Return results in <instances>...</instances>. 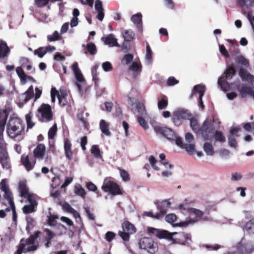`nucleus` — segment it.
<instances>
[{
  "mask_svg": "<svg viewBox=\"0 0 254 254\" xmlns=\"http://www.w3.org/2000/svg\"><path fill=\"white\" fill-rule=\"evenodd\" d=\"M10 53V49L4 41L0 40V59L7 58Z\"/></svg>",
  "mask_w": 254,
  "mask_h": 254,
  "instance_id": "obj_15",
  "label": "nucleus"
},
{
  "mask_svg": "<svg viewBox=\"0 0 254 254\" xmlns=\"http://www.w3.org/2000/svg\"><path fill=\"white\" fill-rule=\"evenodd\" d=\"M48 47H40L34 51V54L38 57L42 58L47 53Z\"/></svg>",
  "mask_w": 254,
  "mask_h": 254,
  "instance_id": "obj_45",
  "label": "nucleus"
},
{
  "mask_svg": "<svg viewBox=\"0 0 254 254\" xmlns=\"http://www.w3.org/2000/svg\"><path fill=\"white\" fill-rule=\"evenodd\" d=\"M24 198H26L28 202H29L30 204H33L36 206L37 205V202L33 194L30 193L24 197Z\"/></svg>",
  "mask_w": 254,
  "mask_h": 254,
  "instance_id": "obj_59",
  "label": "nucleus"
},
{
  "mask_svg": "<svg viewBox=\"0 0 254 254\" xmlns=\"http://www.w3.org/2000/svg\"><path fill=\"white\" fill-rule=\"evenodd\" d=\"M51 0H35V4L39 7H42L46 6Z\"/></svg>",
  "mask_w": 254,
  "mask_h": 254,
  "instance_id": "obj_62",
  "label": "nucleus"
},
{
  "mask_svg": "<svg viewBox=\"0 0 254 254\" xmlns=\"http://www.w3.org/2000/svg\"><path fill=\"white\" fill-rule=\"evenodd\" d=\"M241 130L240 127H231L230 129V134L228 137V144L230 146L237 148L238 147L237 141L235 138L236 137L240 136L238 132Z\"/></svg>",
  "mask_w": 254,
  "mask_h": 254,
  "instance_id": "obj_12",
  "label": "nucleus"
},
{
  "mask_svg": "<svg viewBox=\"0 0 254 254\" xmlns=\"http://www.w3.org/2000/svg\"><path fill=\"white\" fill-rule=\"evenodd\" d=\"M102 40L106 45H109L110 47H119L117 40L114 38L113 34H110L107 37H103Z\"/></svg>",
  "mask_w": 254,
  "mask_h": 254,
  "instance_id": "obj_19",
  "label": "nucleus"
},
{
  "mask_svg": "<svg viewBox=\"0 0 254 254\" xmlns=\"http://www.w3.org/2000/svg\"><path fill=\"white\" fill-rule=\"evenodd\" d=\"M18 190L20 192V196L24 197L28 195L30 192H29V189L27 186L25 181H20L18 184Z\"/></svg>",
  "mask_w": 254,
  "mask_h": 254,
  "instance_id": "obj_20",
  "label": "nucleus"
},
{
  "mask_svg": "<svg viewBox=\"0 0 254 254\" xmlns=\"http://www.w3.org/2000/svg\"><path fill=\"white\" fill-rule=\"evenodd\" d=\"M131 20L135 25H139L142 23V15L141 13H137L133 15L131 17Z\"/></svg>",
  "mask_w": 254,
  "mask_h": 254,
  "instance_id": "obj_51",
  "label": "nucleus"
},
{
  "mask_svg": "<svg viewBox=\"0 0 254 254\" xmlns=\"http://www.w3.org/2000/svg\"><path fill=\"white\" fill-rule=\"evenodd\" d=\"M100 129L102 132L107 136L111 134L109 130V124L104 120H101L100 122Z\"/></svg>",
  "mask_w": 254,
  "mask_h": 254,
  "instance_id": "obj_27",
  "label": "nucleus"
},
{
  "mask_svg": "<svg viewBox=\"0 0 254 254\" xmlns=\"http://www.w3.org/2000/svg\"><path fill=\"white\" fill-rule=\"evenodd\" d=\"M148 233L152 234L159 239H167L172 241L173 243L184 244L188 238V235L183 232L170 233L166 230H159V229L149 227Z\"/></svg>",
  "mask_w": 254,
  "mask_h": 254,
  "instance_id": "obj_2",
  "label": "nucleus"
},
{
  "mask_svg": "<svg viewBox=\"0 0 254 254\" xmlns=\"http://www.w3.org/2000/svg\"><path fill=\"white\" fill-rule=\"evenodd\" d=\"M20 64L21 66L25 67L27 70H30L32 69V65L29 59L25 57H22L20 59Z\"/></svg>",
  "mask_w": 254,
  "mask_h": 254,
  "instance_id": "obj_34",
  "label": "nucleus"
},
{
  "mask_svg": "<svg viewBox=\"0 0 254 254\" xmlns=\"http://www.w3.org/2000/svg\"><path fill=\"white\" fill-rule=\"evenodd\" d=\"M120 175L125 182H128L130 180V175L124 169H120Z\"/></svg>",
  "mask_w": 254,
  "mask_h": 254,
  "instance_id": "obj_58",
  "label": "nucleus"
},
{
  "mask_svg": "<svg viewBox=\"0 0 254 254\" xmlns=\"http://www.w3.org/2000/svg\"><path fill=\"white\" fill-rule=\"evenodd\" d=\"M177 216L173 214L170 213L167 215L165 217L166 221L171 224H174L177 221Z\"/></svg>",
  "mask_w": 254,
  "mask_h": 254,
  "instance_id": "obj_57",
  "label": "nucleus"
},
{
  "mask_svg": "<svg viewBox=\"0 0 254 254\" xmlns=\"http://www.w3.org/2000/svg\"><path fill=\"white\" fill-rule=\"evenodd\" d=\"M86 49L87 51L85 52V54H87V52H88L91 55H95L97 53L96 46L95 44L92 42L87 44Z\"/></svg>",
  "mask_w": 254,
  "mask_h": 254,
  "instance_id": "obj_33",
  "label": "nucleus"
},
{
  "mask_svg": "<svg viewBox=\"0 0 254 254\" xmlns=\"http://www.w3.org/2000/svg\"><path fill=\"white\" fill-rule=\"evenodd\" d=\"M46 153V146L44 144L39 143L33 150V156L35 159L42 160Z\"/></svg>",
  "mask_w": 254,
  "mask_h": 254,
  "instance_id": "obj_13",
  "label": "nucleus"
},
{
  "mask_svg": "<svg viewBox=\"0 0 254 254\" xmlns=\"http://www.w3.org/2000/svg\"><path fill=\"white\" fill-rule=\"evenodd\" d=\"M3 197L8 201L10 206L14 205L12 194L10 190L4 191Z\"/></svg>",
  "mask_w": 254,
  "mask_h": 254,
  "instance_id": "obj_48",
  "label": "nucleus"
},
{
  "mask_svg": "<svg viewBox=\"0 0 254 254\" xmlns=\"http://www.w3.org/2000/svg\"><path fill=\"white\" fill-rule=\"evenodd\" d=\"M25 125L22 121L18 118H10L6 126V132L11 138L24 133Z\"/></svg>",
  "mask_w": 254,
  "mask_h": 254,
  "instance_id": "obj_3",
  "label": "nucleus"
},
{
  "mask_svg": "<svg viewBox=\"0 0 254 254\" xmlns=\"http://www.w3.org/2000/svg\"><path fill=\"white\" fill-rule=\"evenodd\" d=\"M190 214H193L195 215V219L196 221L200 220H208V217L204 215V212L198 209L193 208L191 209V212Z\"/></svg>",
  "mask_w": 254,
  "mask_h": 254,
  "instance_id": "obj_24",
  "label": "nucleus"
},
{
  "mask_svg": "<svg viewBox=\"0 0 254 254\" xmlns=\"http://www.w3.org/2000/svg\"><path fill=\"white\" fill-rule=\"evenodd\" d=\"M226 80L227 79L220 77L218 78V85L224 91H227L230 89L229 84Z\"/></svg>",
  "mask_w": 254,
  "mask_h": 254,
  "instance_id": "obj_28",
  "label": "nucleus"
},
{
  "mask_svg": "<svg viewBox=\"0 0 254 254\" xmlns=\"http://www.w3.org/2000/svg\"><path fill=\"white\" fill-rule=\"evenodd\" d=\"M8 114L5 110L0 111V131L3 132Z\"/></svg>",
  "mask_w": 254,
  "mask_h": 254,
  "instance_id": "obj_22",
  "label": "nucleus"
},
{
  "mask_svg": "<svg viewBox=\"0 0 254 254\" xmlns=\"http://www.w3.org/2000/svg\"><path fill=\"white\" fill-rule=\"evenodd\" d=\"M254 3V0H238V3L240 6H246L247 8L251 7ZM252 18L254 21V17H253Z\"/></svg>",
  "mask_w": 254,
  "mask_h": 254,
  "instance_id": "obj_43",
  "label": "nucleus"
},
{
  "mask_svg": "<svg viewBox=\"0 0 254 254\" xmlns=\"http://www.w3.org/2000/svg\"><path fill=\"white\" fill-rule=\"evenodd\" d=\"M183 148L185 149L190 154H192L195 151V145L192 143H185Z\"/></svg>",
  "mask_w": 254,
  "mask_h": 254,
  "instance_id": "obj_54",
  "label": "nucleus"
},
{
  "mask_svg": "<svg viewBox=\"0 0 254 254\" xmlns=\"http://www.w3.org/2000/svg\"><path fill=\"white\" fill-rule=\"evenodd\" d=\"M154 131L158 134H160L170 140H174L176 133L172 129L165 127L155 126Z\"/></svg>",
  "mask_w": 254,
  "mask_h": 254,
  "instance_id": "obj_9",
  "label": "nucleus"
},
{
  "mask_svg": "<svg viewBox=\"0 0 254 254\" xmlns=\"http://www.w3.org/2000/svg\"><path fill=\"white\" fill-rule=\"evenodd\" d=\"M236 74V70L233 65H229L224 72L222 77L227 80L231 79Z\"/></svg>",
  "mask_w": 254,
  "mask_h": 254,
  "instance_id": "obj_23",
  "label": "nucleus"
},
{
  "mask_svg": "<svg viewBox=\"0 0 254 254\" xmlns=\"http://www.w3.org/2000/svg\"><path fill=\"white\" fill-rule=\"evenodd\" d=\"M97 68H98L97 65H94L92 66V67L91 68L92 78H93V81H94L95 86L96 87H97V86H98L97 82L99 80V79L97 77L98 76Z\"/></svg>",
  "mask_w": 254,
  "mask_h": 254,
  "instance_id": "obj_49",
  "label": "nucleus"
},
{
  "mask_svg": "<svg viewBox=\"0 0 254 254\" xmlns=\"http://www.w3.org/2000/svg\"><path fill=\"white\" fill-rule=\"evenodd\" d=\"M91 153L95 158H99L102 157L100 150L97 145H93L92 146L91 148Z\"/></svg>",
  "mask_w": 254,
  "mask_h": 254,
  "instance_id": "obj_50",
  "label": "nucleus"
},
{
  "mask_svg": "<svg viewBox=\"0 0 254 254\" xmlns=\"http://www.w3.org/2000/svg\"><path fill=\"white\" fill-rule=\"evenodd\" d=\"M25 95L24 99V103L28 102L34 96L33 87L31 85L27 90L23 94Z\"/></svg>",
  "mask_w": 254,
  "mask_h": 254,
  "instance_id": "obj_35",
  "label": "nucleus"
},
{
  "mask_svg": "<svg viewBox=\"0 0 254 254\" xmlns=\"http://www.w3.org/2000/svg\"><path fill=\"white\" fill-rule=\"evenodd\" d=\"M243 230L248 234L254 235V218L251 219L245 223Z\"/></svg>",
  "mask_w": 254,
  "mask_h": 254,
  "instance_id": "obj_21",
  "label": "nucleus"
},
{
  "mask_svg": "<svg viewBox=\"0 0 254 254\" xmlns=\"http://www.w3.org/2000/svg\"><path fill=\"white\" fill-rule=\"evenodd\" d=\"M189 120H190V126L192 129L196 133L199 132L201 127L199 125L198 121L191 117Z\"/></svg>",
  "mask_w": 254,
  "mask_h": 254,
  "instance_id": "obj_30",
  "label": "nucleus"
},
{
  "mask_svg": "<svg viewBox=\"0 0 254 254\" xmlns=\"http://www.w3.org/2000/svg\"><path fill=\"white\" fill-rule=\"evenodd\" d=\"M26 221H27V226L26 227V230L28 233H30V231L33 229L36 224V222L35 220L31 217L30 216H28L26 217Z\"/></svg>",
  "mask_w": 254,
  "mask_h": 254,
  "instance_id": "obj_36",
  "label": "nucleus"
},
{
  "mask_svg": "<svg viewBox=\"0 0 254 254\" xmlns=\"http://www.w3.org/2000/svg\"><path fill=\"white\" fill-rule=\"evenodd\" d=\"M60 36L57 31H55L52 35L47 36L48 40L50 41H55L60 39Z\"/></svg>",
  "mask_w": 254,
  "mask_h": 254,
  "instance_id": "obj_61",
  "label": "nucleus"
},
{
  "mask_svg": "<svg viewBox=\"0 0 254 254\" xmlns=\"http://www.w3.org/2000/svg\"><path fill=\"white\" fill-rule=\"evenodd\" d=\"M154 203L159 210L157 214L161 219L166 214L167 209L171 206V203L168 199H165L161 202L156 200Z\"/></svg>",
  "mask_w": 254,
  "mask_h": 254,
  "instance_id": "obj_11",
  "label": "nucleus"
},
{
  "mask_svg": "<svg viewBox=\"0 0 254 254\" xmlns=\"http://www.w3.org/2000/svg\"><path fill=\"white\" fill-rule=\"evenodd\" d=\"M66 94L65 93H61L60 95H58V99L59 103L61 107H64L67 105L68 102L66 101Z\"/></svg>",
  "mask_w": 254,
  "mask_h": 254,
  "instance_id": "obj_40",
  "label": "nucleus"
},
{
  "mask_svg": "<svg viewBox=\"0 0 254 254\" xmlns=\"http://www.w3.org/2000/svg\"><path fill=\"white\" fill-rule=\"evenodd\" d=\"M123 35L125 40L127 42L131 41L135 36L134 33L131 30H125Z\"/></svg>",
  "mask_w": 254,
  "mask_h": 254,
  "instance_id": "obj_37",
  "label": "nucleus"
},
{
  "mask_svg": "<svg viewBox=\"0 0 254 254\" xmlns=\"http://www.w3.org/2000/svg\"><path fill=\"white\" fill-rule=\"evenodd\" d=\"M20 161L27 171L32 170L34 168L36 162V159L34 156H29L25 154L21 155Z\"/></svg>",
  "mask_w": 254,
  "mask_h": 254,
  "instance_id": "obj_10",
  "label": "nucleus"
},
{
  "mask_svg": "<svg viewBox=\"0 0 254 254\" xmlns=\"http://www.w3.org/2000/svg\"><path fill=\"white\" fill-rule=\"evenodd\" d=\"M39 115L38 120L42 123H48L53 118V113L51 106L48 104L43 103L37 110Z\"/></svg>",
  "mask_w": 254,
  "mask_h": 254,
  "instance_id": "obj_4",
  "label": "nucleus"
},
{
  "mask_svg": "<svg viewBox=\"0 0 254 254\" xmlns=\"http://www.w3.org/2000/svg\"><path fill=\"white\" fill-rule=\"evenodd\" d=\"M122 228L123 231L127 232L131 234L136 232V229L134 226L127 221H125L122 224Z\"/></svg>",
  "mask_w": 254,
  "mask_h": 254,
  "instance_id": "obj_26",
  "label": "nucleus"
},
{
  "mask_svg": "<svg viewBox=\"0 0 254 254\" xmlns=\"http://www.w3.org/2000/svg\"><path fill=\"white\" fill-rule=\"evenodd\" d=\"M219 51L221 54L226 58L230 57L229 54L224 45H219Z\"/></svg>",
  "mask_w": 254,
  "mask_h": 254,
  "instance_id": "obj_64",
  "label": "nucleus"
},
{
  "mask_svg": "<svg viewBox=\"0 0 254 254\" xmlns=\"http://www.w3.org/2000/svg\"><path fill=\"white\" fill-rule=\"evenodd\" d=\"M152 52L149 45L146 46V54L145 59L148 64H150L152 61Z\"/></svg>",
  "mask_w": 254,
  "mask_h": 254,
  "instance_id": "obj_56",
  "label": "nucleus"
},
{
  "mask_svg": "<svg viewBox=\"0 0 254 254\" xmlns=\"http://www.w3.org/2000/svg\"><path fill=\"white\" fill-rule=\"evenodd\" d=\"M32 113L29 112L25 115V120L27 124V129H29L32 128L35 124L32 121Z\"/></svg>",
  "mask_w": 254,
  "mask_h": 254,
  "instance_id": "obj_41",
  "label": "nucleus"
},
{
  "mask_svg": "<svg viewBox=\"0 0 254 254\" xmlns=\"http://www.w3.org/2000/svg\"><path fill=\"white\" fill-rule=\"evenodd\" d=\"M72 69L77 81L80 83H84L85 82V80L83 77V74L78 67L77 63L72 64Z\"/></svg>",
  "mask_w": 254,
  "mask_h": 254,
  "instance_id": "obj_17",
  "label": "nucleus"
},
{
  "mask_svg": "<svg viewBox=\"0 0 254 254\" xmlns=\"http://www.w3.org/2000/svg\"><path fill=\"white\" fill-rule=\"evenodd\" d=\"M236 62L239 64L247 66L249 65V61L243 56L237 57L235 59Z\"/></svg>",
  "mask_w": 254,
  "mask_h": 254,
  "instance_id": "obj_55",
  "label": "nucleus"
},
{
  "mask_svg": "<svg viewBox=\"0 0 254 254\" xmlns=\"http://www.w3.org/2000/svg\"><path fill=\"white\" fill-rule=\"evenodd\" d=\"M36 205L33 204L25 205L22 208L23 212L24 214H27L36 211L35 207Z\"/></svg>",
  "mask_w": 254,
  "mask_h": 254,
  "instance_id": "obj_46",
  "label": "nucleus"
},
{
  "mask_svg": "<svg viewBox=\"0 0 254 254\" xmlns=\"http://www.w3.org/2000/svg\"><path fill=\"white\" fill-rule=\"evenodd\" d=\"M57 131V127L56 124H55L49 130L48 138L53 139L55 136Z\"/></svg>",
  "mask_w": 254,
  "mask_h": 254,
  "instance_id": "obj_53",
  "label": "nucleus"
},
{
  "mask_svg": "<svg viewBox=\"0 0 254 254\" xmlns=\"http://www.w3.org/2000/svg\"><path fill=\"white\" fill-rule=\"evenodd\" d=\"M16 72L20 79L22 84H25L27 82V75L25 74L22 67L21 66L17 67L16 68Z\"/></svg>",
  "mask_w": 254,
  "mask_h": 254,
  "instance_id": "obj_31",
  "label": "nucleus"
},
{
  "mask_svg": "<svg viewBox=\"0 0 254 254\" xmlns=\"http://www.w3.org/2000/svg\"><path fill=\"white\" fill-rule=\"evenodd\" d=\"M203 149L208 155H213L214 151L212 144L209 142H206L203 145Z\"/></svg>",
  "mask_w": 254,
  "mask_h": 254,
  "instance_id": "obj_44",
  "label": "nucleus"
},
{
  "mask_svg": "<svg viewBox=\"0 0 254 254\" xmlns=\"http://www.w3.org/2000/svg\"><path fill=\"white\" fill-rule=\"evenodd\" d=\"M214 129L213 124L206 120L203 123L199 132H201L204 139L210 140L211 139L210 134L214 132Z\"/></svg>",
  "mask_w": 254,
  "mask_h": 254,
  "instance_id": "obj_8",
  "label": "nucleus"
},
{
  "mask_svg": "<svg viewBox=\"0 0 254 254\" xmlns=\"http://www.w3.org/2000/svg\"><path fill=\"white\" fill-rule=\"evenodd\" d=\"M205 91V87L204 85H196L194 86L193 89V93H198L199 94V97L200 98H202L204 94V92Z\"/></svg>",
  "mask_w": 254,
  "mask_h": 254,
  "instance_id": "obj_32",
  "label": "nucleus"
},
{
  "mask_svg": "<svg viewBox=\"0 0 254 254\" xmlns=\"http://www.w3.org/2000/svg\"><path fill=\"white\" fill-rule=\"evenodd\" d=\"M139 247L146 250L150 254H154L158 251L157 244L150 238L143 237L139 241Z\"/></svg>",
  "mask_w": 254,
  "mask_h": 254,
  "instance_id": "obj_6",
  "label": "nucleus"
},
{
  "mask_svg": "<svg viewBox=\"0 0 254 254\" xmlns=\"http://www.w3.org/2000/svg\"><path fill=\"white\" fill-rule=\"evenodd\" d=\"M75 192L77 195L81 196L84 198L86 195V192L84 188L80 185L76 186L75 187Z\"/></svg>",
  "mask_w": 254,
  "mask_h": 254,
  "instance_id": "obj_52",
  "label": "nucleus"
},
{
  "mask_svg": "<svg viewBox=\"0 0 254 254\" xmlns=\"http://www.w3.org/2000/svg\"><path fill=\"white\" fill-rule=\"evenodd\" d=\"M190 203H193V202L191 201L189 202L188 200L186 199L183 203L178 205V208L184 213L187 212L190 214L191 212V209L193 208L190 207Z\"/></svg>",
  "mask_w": 254,
  "mask_h": 254,
  "instance_id": "obj_25",
  "label": "nucleus"
},
{
  "mask_svg": "<svg viewBox=\"0 0 254 254\" xmlns=\"http://www.w3.org/2000/svg\"><path fill=\"white\" fill-rule=\"evenodd\" d=\"M141 68L142 66L140 63L134 62L129 66V69L135 73L140 72L141 71Z\"/></svg>",
  "mask_w": 254,
  "mask_h": 254,
  "instance_id": "obj_47",
  "label": "nucleus"
},
{
  "mask_svg": "<svg viewBox=\"0 0 254 254\" xmlns=\"http://www.w3.org/2000/svg\"><path fill=\"white\" fill-rule=\"evenodd\" d=\"M239 76L244 81H248L252 82L254 80V76L250 74L244 68H241L239 72Z\"/></svg>",
  "mask_w": 254,
  "mask_h": 254,
  "instance_id": "obj_18",
  "label": "nucleus"
},
{
  "mask_svg": "<svg viewBox=\"0 0 254 254\" xmlns=\"http://www.w3.org/2000/svg\"><path fill=\"white\" fill-rule=\"evenodd\" d=\"M214 137L216 141H218L221 143H223L226 141V138L223 133L221 131H215Z\"/></svg>",
  "mask_w": 254,
  "mask_h": 254,
  "instance_id": "obj_42",
  "label": "nucleus"
},
{
  "mask_svg": "<svg viewBox=\"0 0 254 254\" xmlns=\"http://www.w3.org/2000/svg\"><path fill=\"white\" fill-rule=\"evenodd\" d=\"M119 235L121 237V238L125 241H128L129 240L130 235L131 234L123 231H119L118 233Z\"/></svg>",
  "mask_w": 254,
  "mask_h": 254,
  "instance_id": "obj_63",
  "label": "nucleus"
},
{
  "mask_svg": "<svg viewBox=\"0 0 254 254\" xmlns=\"http://www.w3.org/2000/svg\"><path fill=\"white\" fill-rule=\"evenodd\" d=\"M72 144L68 138L64 140V150L66 157L69 160L72 159L73 151L71 149Z\"/></svg>",
  "mask_w": 254,
  "mask_h": 254,
  "instance_id": "obj_16",
  "label": "nucleus"
},
{
  "mask_svg": "<svg viewBox=\"0 0 254 254\" xmlns=\"http://www.w3.org/2000/svg\"><path fill=\"white\" fill-rule=\"evenodd\" d=\"M0 163L3 169L9 170L11 168V162L8 152L0 154Z\"/></svg>",
  "mask_w": 254,
  "mask_h": 254,
  "instance_id": "obj_14",
  "label": "nucleus"
},
{
  "mask_svg": "<svg viewBox=\"0 0 254 254\" xmlns=\"http://www.w3.org/2000/svg\"><path fill=\"white\" fill-rule=\"evenodd\" d=\"M44 231L45 233L44 235L41 232L37 231L26 240L22 239L14 254H22L23 253L35 251L38 249L39 242L45 243L46 247H49L51 241L55 235L48 228L45 229Z\"/></svg>",
  "mask_w": 254,
  "mask_h": 254,
  "instance_id": "obj_1",
  "label": "nucleus"
},
{
  "mask_svg": "<svg viewBox=\"0 0 254 254\" xmlns=\"http://www.w3.org/2000/svg\"><path fill=\"white\" fill-rule=\"evenodd\" d=\"M3 132L0 131V154L7 152L6 143L3 138Z\"/></svg>",
  "mask_w": 254,
  "mask_h": 254,
  "instance_id": "obj_38",
  "label": "nucleus"
},
{
  "mask_svg": "<svg viewBox=\"0 0 254 254\" xmlns=\"http://www.w3.org/2000/svg\"><path fill=\"white\" fill-rule=\"evenodd\" d=\"M102 189L104 191L109 192L114 195L122 194L119 186L112 181L104 182Z\"/></svg>",
  "mask_w": 254,
  "mask_h": 254,
  "instance_id": "obj_7",
  "label": "nucleus"
},
{
  "mask_svg": "<svg viewBox=\"0 0 254 254\" xmlns=\"http://www.w3.org/2000/svg\"><path fill=\"white\" fill-rule=\"evenodd\" d=\"M143 116H137V121L139 124L144 129H146L148 128V125L145 120Z\"/></svg>",
  "mask_w": 254,
  "mask_h": 254,
  "instance_id": "obj_60",
  "label": "nucleus"
},
{
  "mask_svg": "<svg viewBox=\"0 0 254 254\" xmlns=\"http://www.w3.org/2000/svg\"><path fill=\"white\" fill-rule=\"evenodd\" d=\"M168 105V100L166 96L163 95L161 98L158 99V108L159 110L166 109Z\"/></svg>",
  "mask_w": 254,
  "mask_h": 254,
  "instance_id": "obj_29",
  "label": "nucleus"
},
{
  "mask_svg": "<svg viewBox=\"0 0 254 254\" xmlns=\"http://www.w3.org/2000/svg\"><path fill=\"white\" fill-rule=\"evenodd\" d=\"M136 107L137 111L139 114L138 116H146L147 113L143 103L142 102H138L136 104Z\"/></svg>",
  "mask_w": 254,
  "mask_h": 254,
  "instance_id": "obj_39",
  "label": "nucleus"
},
{
  "mask_svg": "<svg viewBox=\"0 0 254 254\" xmlns=\"http://www.w3.org/2000/svg\"><path fill=\"white\" fill-rule=\"evenodd\" d=\"M192 115L188 110L179 108L173 113L172 120L177 126H181L184 120H189Z\"/></svg>",
  "mask_w": 254,
  "mask_h": 254,
  "instance_id": "obj_5",
  "label": "nucleus"
}]
</instances>
